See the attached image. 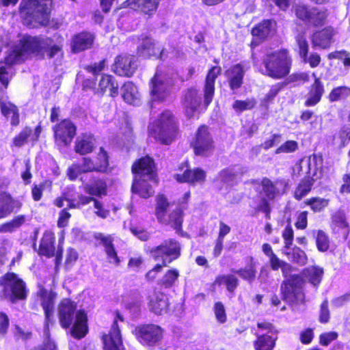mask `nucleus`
<instances>
[{"mask_svg":"<svg viewBox=\"0 0 350 350\" xmlns=\"http://www.w3.org/2000/svg\"><path fill=\"white\" fill-rule=\"evenodd\" d=\"M62 44L54 43L51 37L25 34L8 51L3 62L6 66H12L24 62L29 56L40 60L44 59L46 56L52 59L62 52Z\"/></svg>","mask_w":350,"mask_h":350,"instance_id":"obj_1","label":"nucleus"},{"mask_svg":"<svg viewBox=\"0 0 350 350\" xmlns=\"http://www.w3.org/2000/svg\"><path fill=\"white\" fill-rule=\"evenodd\" d=\"M131 170L133 191L145 199L151 197L154 191L148 182L159 183L157 165L154 158L149 154L142 156L133 161Z\"/></svg>","mask_w":350,"mask_h":350,"instance_id":"obj_2","label":"nucleus"},{"mask_svg":"<svg viewBox=\"0 0 350 350\" xmlns=\"http://www.w3.org/2000/svg\"><path fill=\"white\" fill-rule=\"evenodd\" d=\"M148 131L159 144L170 146L180 135L178 119L172 110L165 109L149 124Z\"/></svg>","mask_w":350,"mask_h":350,"instance_id":"obj_3","label":"nucleus"},{"mask_svg":"<svg viewBox=\"0 0 350 350\" xmlns=\"http://www.w3.org/2000/svg\"><path fill=\"white\" fill-rule=\"evenodd\" d=\"M53 8V0H21L18 12L27 27H48Z\"/></svg>","mask_w":350,"mask_h":350,"instance_id":"obj_4","label":"nucleus"},{"mask_svg":"<svg viewBox=\"0 0 350 350\" xmlns=\"http://www.w3.org/2000/svg\"><path fill=\"white\" fill-rule=\"evenodd\" d=\"M182 247L180 243L175 239H167L161 244L152 247L149 250V254L154 260H161V263H157L148 270L145 278L148 282H153L164 267L178 259L181 256Z\"/></svg>","mask_w":350,"mask_h":350,"instance_id":"obj_5","label":"nucleus"},{"mask_svg":"<svg viewBox=\"0 0 350 350\" xmlns=\"http://www.w3.org/2000/svg\"><path fill=\"white\" fill-rule=\"evenodd\" d=\"M265 70L262 73L273 79L286 77L291 72L293 58L287 49L282 48L266 53L262 61Z\"/></svg>","mask_w":350,"mask_h":350,"instance_id":"obj_6","label":"nucleus"},{"mask_svg":"<svg viewBox=\"0 0 350 350\" xmlns=\"http://www.w3.org/2000/svg\"><path fill=\"white\" fill-rule=\"evenodd\" d=\"M58 319L63 329H70L71 336L77 340L83 338L89 332L87 312L77 308H58Z\"/></svg>","mask_w":350,"mask_h":350,"instance_id":"obj_7","label":"nucleus"},{"mask_svg":"<svg viewBox=\"0 0 350 350\" xmlns=\"http://www.w3.org/2000/svg\"><path fill=\"white\" fill-rule=\"evenodd\" d=\"M170 204L165 194L158 193L155 198V217L159 224L170 226L176 234L183 237L184 210L178 206L170 211Z\"/></svg>","mask_w":350,"mask_h":350,"instance_id":"obj_8","label":"nucleus"},{"mask_svg":"<svg viewBox=\"0 0 350 350\" xmlns=\"http://www.w3.org/2000/svg\"><path fill=\"white\" fill-rule=\"evenodd\" d=\"M213 96L203 90V100L200 90L194 86L189 87L183 92L180 103L185 117L190 120L196 115L204 113L213 100Z\"/></svg>","mask_w":350,"mask_h":350,"instance_id":"obj_9","label":"nucleus"},{"mask_svg":"<svg viewBox=\"0 0 350 350\" xmlns=\"http://www.w3.org/2000/svg\"><path fill=\"white\" fill-rule=\"evenodd\" d=\"M260 185L262 187L261 192L264 196L260 198L256 211L262 212L265 217L269 219L271 213V206L269 202L282 196L285 193L288 184L284 179H276L273 181L267 177H263L261 179Z\"/></svg>","mask_w":350,"mask_h":350,"instance_id":"obj_10","label":"nucleus"},{"mask_svg":"<svg viewBox=\"0 0 350 350\" xmlns=\"http://www.w3.org/2000/svg\"><path fill=\"white\" fill-rule=\"evenodd\" d=\"M64 241L62 237L58 240L57 247H56V237L55 233L51 230H45L40 240L38 248L36 250V243H34L33 247L36 250L39 256H44L47 258L55 257L54 262L56 269L62 265L64 254Z\"/></svg>","mask_w":350,"mask_h":350,"instance_id":"obj_11","label":"nucleus"},{"mask_svg":"<svg viewBox=\"0 0 350 350\" xmlns=\"http://www.w3.org/2000/svg\"><path fill=\"white\" fill-rule=\"evenodd\" d=\"M190 147L197 157H209L213 154L216 146L208 125L202 124L197 128Z\"/></svg>","mask_w":350,"mask_h":350,"instance_id":"obj_12","label":"nucleus"},{"mask_svg":"<svg viewBox=\"0 0 350 350\" xmlns=\"http://www.w3.org/2000/svg\"><path fill=\"white\" fill-rule=\"evenodd\" d=\"M301 274H292L281 284L282 299L288 305L299 306L304 304L305 295L301 288L304 282Z\"/></svg>","mask_w":350,"mask_h":350,"instance_id":"obj_13","label":"nucleus"},{"mask_svg":"<svg viewBox=\"0 0 350 350\" xmlns=\"http://www.w3.org/2000/svg\"><path fill=\"white\" fill-rule=\"evenodd\" d=\"M0 286L5 294H8L10 301L15 303L27 299L25 282L14 272H8L0 278Z\"/></svg>","mask_w":350,"mask_h":350,"instance_id":"obj_14","label":"nucleus"},{"mask_svg":"<svg viewBox=\"0 0 350 350\" xmlns=\"http://www.w3.org/2000/svg\"><path fill=\"white\" fill-rule=\"evenodd\" d=\"M132 334L141 345L152 348L162 341L164 330L156 324L143 323L135 326Z\"/></svg>","mask_w":350,"mask_h":350,"instance_id":"obj_15","label":"nucleus"},{"mask_svg":"<svg viewBox=\"0 0 350 350\" xmlns=\"http://www.w3.org/2000/svg\"><path fill=\"white\" fill-rule=\"evenodd\" d=\"M180 172L174 175V178L178 183H187L189 185H203L206 180V172L200 167L191 168L187 159L180 163L177 167Z\"/></svg>","mask_w":350,"mask_h":350,"instance_id":"obj_16","label":"nucleus"},{"mask_svg":"<svg viewBox=\"0 0 350 350\" xmlns=\"http://www.w3.org/2000/svg\"><path fill=\"white\" fill-rule=\"evenodd\" d=\"M52 130L55 143L62 147L70 146L77 133V126L69 118L55 124Z\"/></svg>","mask_w":350,"mask_h":350,"instance_id":"obj_17","label":"nucleus"},{"mask_svg":"<svg viewBox=\"0 0 350 350\" xmlns=\"http://www.w3.org/2000/svg\"><path fill=\"white\" fill-rule=\"evenodd\" d=\"M81 161L88 173L107 174L110 170L109 155L103 146L99 148L95 157L85 156Z\"/></svg>","mask_w":350,"mask_h":350,"instance_id":"obj_18","label":"nucleus"},{"mask_svg":"<svg viewBox=\"0 0 350 350\" xmlns=\"http://www.w3.org/2000/svg\"><path fill=\"white\" fill-rule=\"evenodd\" d=\"M135 57L128 53L118 55L112 64L113 72L118 77L131 78L137 69Z\"/></svg>","mask_w":350,"mask_h":350,"instance_id":"obj_19","label":"nucleus"},{"mask_svg":"<svg viewBox=\"0 0 350 350\" xmlns=\"http://www.w3.org/2000/svg\"><path fill=\"white\" fill-rule=\"evenodd\" d=\"M137 40L140 42L136 49L139 57L146 59H162L164 49L157 46L151 36L143 33L137 37Z\"/></svg>","mask_w":350,"mask_h":350,"instance_id":"obj_20","label":"nucleus"},{"mask_svg":"<svg viewBox=\"0 0 350 350\" xmlns=\"http://www.w3.org/2000/svg\"><path fill=\"white\" fill-rule=\"evenodd\" d=\"M313 81L307 87L304 105L312 107L317 105L322 100L325 93L324 83L315 73H312Z\"/></svg>","mask_w":350,"mask_h":350,"instance_id":"obj_21","label":"nucleus"},{"mask_svg":"<svg viewBox=\"0 0 350 350\" xmlns=\"http://www.w3.org/2000/svg\"><path fill=\"white\" fill-rule=\"evenodd\" d=\"M93 237L96 242V245H101L104 247L109 262L114 264L116 266H119L120 259L113 243L114 237L113 234L95 232L93 234Z\"/></svg>","mask_w":350,"mask_h":350,"instance_id":"obj_22","label":"nucleus"},{"mask_svg":"<svg viewBox=\"0 0 350 350\" xmlns=\"http://www.w3.org/2000/svg\"><path fill=\"white\" fill-rule=\"evenodd\" d=\"M335 35V28L330 25L315 31L310 37L312 47L323 50L329 49L334 42Z\"/></svg>","mask_w":350,"mask_h":350,"instance_id":"obj_23","label":"nucleus"},{"mask_svg":"<svg viewBox=\"0 0 350 350\" xmlns=\"http://www.w3.org/2000/svg\"><path fill=\"white\" fill-rule=\"evenodd\" d=\"M95 38L94 33L87 30L75 33L70 40L72 53L77 54L92 49Z\"/></svg>","mask_w":350,"mask_h":350,"instance_id":"obj_24","label":"nucleus"},{"mask_svg":"<svg viewBox=\"0 0 350 350\" xmlns=\"http://www.w3.org/2000/svg\"><path fill=\"white\" fill-rule=\"evenodd\" d=\"M103 350H126L118 325L115 323L107 334L101 336Z\"/></svg>","mask_w":350,"mask_h":350,"instance_id":"obj_25","label":"nucleus"},{"mask_svg":"<svg viewBox=\"0 0 350 350\" xmlns=\"http://www.w3.org/2000/svg\"><path fill=\"white\" fill-rule=\"evenodd\" d=\"M330 228L333 234L337 237L347 240L349 232L350 227L347 219L346 214L343 211L338 210L331 216Z\"/></svg>","mask_w":350,"mask_h":350,"instance_id":"obj_26","label":"nucleus"},{"mask_svg":"<svg viewBox=\"0 0 350 350\" xmlns=\"http://www.w3.org/2000/svg\"><path fill=\"white\" fill-rule=\"evenodd\" d=\"M23 203L7 191L0 193V219H5L19 211Z\"/></svg>","mask_w":350,"mask_h":350,"instance_id":"obj_27","label":"nucleus"},{"mask_svg":"<svg viewBox=\"0 0 350 350\" xmlns=\"http://www.w3.org/2000/svg\"><path fill=\"white\" fill-rule=\"evenodd\" d=\"M96 148V138L90 133H81L74 142L75 152L83 157L92 154Z\"/></svg>","mask_w":350,"mask_h":350,"instance_id":"obj_28","label":"nucleus"},{"mask_svg":"<svg viewBox=\"0 0 350 350\" xmlns=\"http://www.w3.org/2000/svg\"><path fill=\"white\" fill-rule=\"evenodd\" d=\"M83 188L87 194L94 198L106 196L108 192L107 179L95 175L90 176L89 182L84 184Z\"/></svg>","mask_w":350,"mask_h":350,"instance_id":"obj_29","label":"nucleus"},{"mask_svg":"<svg viewBox=\"0 0 350 350\" xmlns=\"http://www.w3.org/2000/svg\"><path fill=\"white\" fill-rule=\"evenodd\" d=\"M245 74L244 66L241 63L231 66L224 72L230 90L235 91L242 87Z\"/></svg>","mask_w":350,"mask_h":350,"instance_id":"obj_30","label":"nucleus"},{"mask_svg":"<svg viewBox=\"0 0 350 350\" xmlns=\"http://www.w3.org/2000/svg\"><path fill=\"white\" fill-rule=\"evenodd\" d=\"M161 0H126L124 8H129L148 16L153 15L157 10Z\"/></svg>","mask_w":350,"mask_h":350,"instance_id":"obj_31","label":"nucleus"},{"mask_svg":"<svg viewBox=\"0 0 350 350\" xmlns=\"http://www.w3.org/2000/svg\"><path fill=\"white\" fill-rule=\"evenodd\" d=\"M150 96L154 101L163 102L168 96L165 83L155 74L150 81Z\"/></svg>","mask_w":350,"mask_h":350,"instance_id":"obj_32","label":"nucleus"},{"mask_svg":"<svg viewBox=\"0 0 350 350\" xmlns=\"http://www.w3.org/2000/svg\"><path fill=\"white\" fill-rule=\"evenodd\" d=\"M271 20L265 19L252 29L251 33L255 39L252 42V46H257L260 42L264 41L269 36L271 31Z\"/></svg>","mask_w":350,"mask_h":350,"instance_id":"obj_33","label":"nucleus"},{"mask_svg":"<svg viewBox=\"0 0 350 350\" xmlns=\"http://www.w3.org/2000/svg\"><path fill=\"white\" fill-rule=\"evenodd\" d=\"M67 207L70 209L80 210L90 204L91 197L76 189L68 191Z\"/></svg>","mask_w":350,"mask_h":350,"instance_id":"obj_34","label":"nucleus"},{"mask_svg":"<svg viewBox=\"0 0 350 350\" xmlns=\"http://www.w3.org/2000/svg\"><path fill=\"white\" fill-rule=\"evenodd\" d=\"M107 90L109 92V96L115 98L118 95V85L113 75L103 74L98 81V91L103 94Z\"/></svg>","mask_w":350,"mask_h":350,"instance_id":"obj_35","label":"nucleus"},{"mask_svg":"<svg viewBox=\"0 0 350 350\" xmlns=\"http://www.w3.org/2000/svg\"><path fill=\"white\" fill-rule=\"evenodd\" d=\"M256 336L254 341L255 350H273L275 347L278 335H268L265 333L254 332Z\"/></svg>","mask_w":350,"mask_h":350,"instance_id":"obj_36","label":"nucleus"},{"mask_svg":"<svg viewBox=\"0 0 350 350\" xmlns=\"http://www.w3.org/2000/svg\"><path fill=\"white\" fill-rule=\"evenodd\" d=\"M301 273L306 281L314 286H318L322 280L324 269L318 265H311L303 269Z\"/></svg>","mask_w":350,"mask_h":350,"instance_id":"obj_37","label":"nucleus"},{"mask_svg":"<svg viewBox=\"0 0 350 350\" xmlns=\"http://www.w3.org/2000/svg\"><path fill=\"white\" fill-rule=\"evenodd\" d=\"M221 73V68L219 66H211L205 77L204 84L203 86V90H205L208 94L215 96V81L217 78Z\"/></svg>","mask_w":350,"mask_h":350,"instance_id":"obj_38","label":"nucleus"},{"mask_svg":"<svg viewBox=\"0 0 350 350\" xmlns=\"http://www.w3.org/2000/svg\"><path fill=\"white\" fill-rule=\"evenodd\" d=\"M213 284L217 286L224 285L228 292L234 293L239 286V280L234 274L219 275L215 278Z\"/></svg>","mask_w":350,"mask_h":350,"instance_id":"obj_39","label":"nucleus"},{"mask_svg":"<svg viewBox=\"0 0 350 350\" xmlns=\"http://www.w3.org/2000/svg\"><path fill=\"white\" fill-rule=\"evenodd\" d=\"M314 180L310 176L304 177L297 184L293 191V198L300 201L306 197L312 189Z\"/></svg>","mask_w":350,"mask_h":350,"instance_id":"obj_40","label":"nucleus"},{"mask_svg":"<svg viewBox=\"0 0 350 350\" xmlns=\"http://www.w3.org/2000/svg\"><path fill=\"white\" fill-rule=\"evenodd\" d=\"M310 15L309 21H308L306 25L314 27H323L327 23L329 13L327 9H319L317 7H312Z\"/></svg>","mask_w":350,"mask_h":350,"instance_id":"obj_41","label":"nucleus"},{"mask_svg":"<svg viewBox=\"0 0 350 350\" xmlns=\"http://www.w3.org/2000/svg\"><path fill=\"white\" fill-rule=\"evenodd\" d=\"M123 100L129 105H137L139 103L138 92L134 83L127 81L121 88Z\"/></svg>","mask_w":350,"mask_h":350,"instance_id":"obj_42","label":"nucleus"},{"mask_svg":"<svg viewBox=\"0 0 350 350\" xmlns=\"http://www.w3.org/2000/svg\"><path fill=\"white\" fill-rule=\"evenodd\" d=\"M0 109L3 116L8 118L11 116V125L12 126H17L20 124V114L18 107L13 103L8 102H3L0 98Z\"/></svg>","mask_w":350,"mask_h":350,"instance_id":"obj_43","label":"nucleus"},{"mask_svg":"<svg viewBox=\"0 0 350 350\" xmlns=\"http://www.w3.org/2000/svg\"><path fill=\"white\" fill-rule=\"evenodd\" d=\"M26 221L25 215H15L11 219L0 224V233H12L23 226Z\"/></svg>","mask_w":350,"mask_h":350,"instance_id":"obj_44","label":"nucleus"},{"mask_svg":"<svg viewBox=\"0 0 350 350\" xmlns=\"http://www.w3.org/2000/svg\"><path fill=\"white\" fill-rule=\"evenodd\" d=\"M329 198L312 196L304 200L303 204L309 206L312 212L317 213L323 212L329 206Z\"/></svg>","mask_w":350,"mask_h":350,"instance_id":"obj_45","label":"nucleus"},{"mask_svg":"<svg viewBox=\"0 0 350 350\" xmlns=\"http://www.w3.org/2000/svg\"><path fill=\"white\" fill-rule=\"evenodd\" d=\"M36 297L41 306H53L57 299V293L41 286L36 292Z\"/></svg>","mask_w":350,"mask_h":350,"instance_id":"obj_46","label":"nucleus"},{"mask_svg":"<svg viewBox=\"0 0 350 350\" xmlns=\"http://www.w3.org/2000/svg\"><path fill=\"white\" fill-rule=\"evenodd\" d=\"M312 234L315 239V243L318 251L325 252L330 247V241L328 235L323 230H313Z\"/></svg>","mask_w":350,"mask_h":350,"instance_id":"obj_47","label":"nucleus"},{"mask_svg":"<svg viewBox=\"0 0 350 350\" xmlns=\"http://www.w3.org/2000/svg\"><path fill=\"white\" fill-rule=\"evenodd\" d=\"M53 183L49 179H45L38 184L33 183L31 189V198L34 202L40 201L43 196V192L48 189H52Z\"/></svg>","mask_w":350,"mask_h":350,"instance_id":"obj_48","label":"nucleus"},{"mask_svg":"<svg viewBox=\"0 0 350 350\" xmlns=\"http://www.w3.org/2000/svg\"><path fill=\"white\" fill-rule=\"evenodd\" d=\"M180 276L178 269L171 268L165 271L158 284L164 288H170L175 285L176 282Z\"/></svg>","mask_w":350,"mask_h":350,"instance_id":"obj_49","label":"nucleus"},{"mask_svg":"<svg viewBox=\"0 0 350 350\" xmlns=\"http://www.w3.org/2000/svg\"><path fill=\"white\" fill-rule=\"evenodd\" d=\"M285 255L291 261L299 265L304 266L308 262V256L306 252L299 247L294 246L290 252H285Z\"/></svg>","mask_w":350,"mask_h":350,"instance_id":"obj_50","label":"nucleus"},{"mask_svg":"<svg viewBox=\"0 0 350 350\" xmlns=\"http://www.w3.org/2000/svg\"><path fill=\"white\" fill-rule=\"evenodd\" d=\"M350 96V87L340 85L334 88L329 92L327 99L329 103H334Z\"/></svg>","mask_w":350,"mask_h":350,"instance_id":"obj_51","label":"nucleus"},{"mask_svg":"<svg viewBox=\"0 0 350 350\" xmlns=\"http://www.w3.org/2000/svg\"><path fill=\"white\" fill-rule=\"evenodd\" d=\"M236 273L243 280L252 283L256 277V263L251 258L250 263L243 268H240Z\"/></svg>","mask_w":350,"mask_h":350,"instance_id":"obj_52","label":"nucleus"},{"mask_svg":"<svg viewBox=\"0 0 350 350\" xmlns=\"http://www.w3.org/2000/svg\"><path fill=\"white\" fill-rule=\"evenodd\" d=\"M312 7L304 4L297 3L293 7V10L295 13L296 18L305 25L309 21V16L312 11Z\"/></svg>","mask_w":350,"mask_h":350,"instance_id":"obj_53","label":"nucleus"},{"mask_svg":"<svg viewBox=\"0 0 350 350\" xmlns=\"http://www.w3.org/2000/svg\"><path fill=\"white\" fill-rule=\"evenodd\" d=\"M256 105V100L254 98H247L245 100H235L232 107L234 111L240 114L244 111L251 110Z\"/></svg>","mask_w":350,"mask_h":350,"instance_id":"obj_54","label":"nucleus"},{"mask_svg":"<svg viewBox=\"0 0 350 350\" xmlns=\"http://www.w3.org/2000/svg\"><path fill=\"white\" fill-rule=\"evenodd\" d=\"M32 133V129L29 126H25L17 135H16L12 142V146L21 148L26 144L29 137Z\"/></svg>","mask_w":350,"mask_h":350,"instance_id":"obj_55","label":"nucleus"},{"mask_svg":"<svg viewBox=\"0 0 350 350\" xmlns=\"http://www.w3.org/2000/svg\"><path fill=\"white\" fill-rule=\"evenodd\" d=\"M288 76L286 83L293 84L294 86L308 83L310 79L308 72H295Z\"/></svg>","mask_w":350,"mask_h":350,"instance_id":"obj_56","label":"nucleus"},{"mask_svg":"<svg viewBox=\"0 0 350 350\" xmlns=\"http://www.w3.org/2000/svg\"><path fill=\"white\" fill-rule=\"evenodd\" d=\"M255 332L265 333L268 335H278V330L274 324L267 320L258 321L256 323V329H254Z\"/></svg>","mask_w":350,"mask_h":350,"instance_id":"obj_57","label":"nucleus"},{"mask_svg":"<svg viewBox=\"0 0 350 350\" xmlns=\"http://www.w3.org/2000/svg\"><path fill=\"white\" fill-rule=\"evenodd\" d=\"M284 86L285 83L284 82H279L271 85L269 92L262 99V105L268 106L271 103L273 102L275 96L284 88Z\"/></svg>","mask_w":350,"mask_h":350,"instance_id":"obj_58","label":"nucleus"},{"mask_svg":"<svg viewBox=\"0 0 350 350\" xmlns=\"http://www.w3.org/2000/svg\"><path fill=\"white\" fill-rule=\"evenodd\" d=\"M93 203L94 208V213L98 217L105 219L110 215V211L105 208L103 202L99 200L97 197H91L90 203Z\"/></svg>","mask_w":350,"mask_h":350,"instance_id":"obj_59","label":"nucleus"},{"mask_svg":"<svg viewBox=\"0 0 350 350\" xmlns=\"http://www.w3.org/2000/svg\"><path fill=\"white\" fill-rule=\"evenodd\" d=\"M327 58L329 60L341 59L345 66L350 67V55L349 53L345 49L330 52L327 55Z\"/></svg>","mask_w":350,"mask_h":350,"instance_id":"obj_60","label":"nucleus"},{"mask_svg":"<svg viewBox=\"0 0 350 350\" xmlns=\"http://www.w3.org/2000/svg\"><path fill=\"white\" fill-rule=\"evenodd\" d=\"M88 173L85 171L83 162L81 164L72 163L66 170V176L69 180L75 181L81 174Z\"/></svg>","mask_w":350,"mask_h":350,"instance_id":"obj_61","label":"nucleus"},{"mask_svg":"<svg viewBox=\"0 0 350 350\" xmlns=\"http://www.w3.org/2000/svg\"><path fill=\"white\" fill-rule=\"evenodd\" d=\"M107 60L103 58L98 62H94L84 66V69L89 73H91L94 77L99 75L105 69Z\"/></svg>","mask_w":350,"mask_h":350,"instance_id":"obj_62","label":"nucleus"},{"mask_svg":"<svg viewBox=\"0 0 350 350\" xmlns=\"http://www.w3.org/2000/svg\"><path fill=\"white\" fill-rule=\"evenodd\" d=\"M298 148L299 144L297 141L287 140L275 150V154L293 153L297 150Z\"/></svg>","mask_w":350,"mask_h":350,"instance_id":"obj_63","label":"nucleus"},{"mask_svg":"<svg viewBox=\"0 0 350 350\" xmlns=\"http://www.w3.org/2000/svg\"><path fill=\"white\" fill-rule=\"evenodd\" d=\"M340 148L346 147L350 142V125L342 126L338 132Z\"/></svg>","mask_w":350,"mask_h":350,"instance_id":"obj_64","label":"nucleus"}]
</instances>
